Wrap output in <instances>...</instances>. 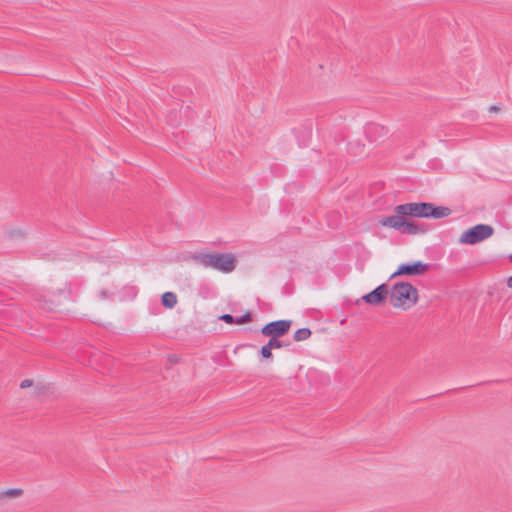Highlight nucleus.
I'll list each match as a JSON object with an SVG mask.
<instances>
[{"instance_id":"11","label":"nucleus","mask_w":512,"mask_h":512,"mask_svg":"<svg viewBox=\"0 0 512 512\" xmlns=\"http://www.w3.org/2000/svg\"><path fill=\"white\" fill-rule=\"evenodd\" d=\"M52 390L53 388L50 384L38 382L33 386V395L35 397L45 396L52 393Z\"/></svg>"},{"instance_id":"1","label":"nucleus","mask_w":512,"mask_h":512,"mask_svg":"<svg viewBox=\"0 0 512 512\" xmlns=\"http://www.w3.org/2000/svg\"><path fill=\"white\" fill-rule=\"evenodd\" d=\"M394 212L404 215L407 219L409 217L441 219L450 216L452 213L449 207L435 206L427 202H410L397 205Z\"/></svg>"},{"instance_id":"7","label":"nucleus","mask_w":512,"mask_h":512,"mask_svg":"<svg viewBox=\"0 0 512 512\" xmlns=\"http://www.w3.org/2000/svg\"><path fill=\"white\" fill-rule=\"evenodd\" d=\"M291 327L290 320L273 321L262 327L261 333L265 336L271 337L270 339H278L285 335Z\"/></svg>"},{"instance_id":"8","label":"nucleus","mask_w":512,"mask_h":512,"mask_svg":"<svg viewBox=\"0 0 512 512\" xmlns=\"http://www.w3.org/2000/svg\"><path fill=\"white\" fill-rule=\"evenodd\" d=\"M389 299V288L385 284H381L373 291L362 296L361 300L372 306L382 305L386 299Z\"/></svg>"},{"instance_id":"12","label":"nucleus","mask_w":512,"mask_h":512,"mask_svg":"<svg viewBox=\"0 0 512 512\" xmlns=\"http://www.w3.org/2000/svg\"><path fill=\"white\" fill-rule=\"evenodd\" d=\"M161 300L163 306L168 309H172L173 307H175L178 302L177 295L173 292L163 293Z\"/></svg>"},{"instance_id":"13","label":"nucleus","mask_w":512,"mask_h":512,"mask_svg":"<svg viewBox=\"0 0 512 512\" xmlns=\"http://www.w3.org/2000/svg\"><path fill=\"white\" fill-rule=\"evenodd\" d=\"M311 331L308 328H300L294 334L295 341H303L310 337Z\"/></svg>"},{"instance_id":"2","label":"nucleus","mask_w":512,"mask_h":512,"mask_svg":"<svg viewBox=\"0 0 512 512\" xmlns=\"http://www.w3.org/2000/svg\"><path fill=\"white\" fill-rule=\"evenodd\" d=\"M419 293L416 287L409 282L395 283L389 289V302L391 306L400 311H407L416 305Z\"/></svg>"},{"instance_id":"15","label":"nucleus","mask_w":512,"mask_h":512,"mask_svg":"<svg viewBox=\"0 0 512 512\" xmlns=\"http://www.w3.org/2000/svg\"><path fill=\"white\" fill-rule=\"evenodd\" d=\"M220 318L222 320H224L226 323H229V324L234 322V319H233V317L230 314H224Z\"/></svg>"},{"instance_id":"3","label":"nucleus","mask_w":512,"mask_h":512,"mask_svg":"<svg viewBox=\"0 0 512 512\" xmlns=\"http://www.w3.org/2000/svg\"><path fill=\"white\" fill-rule=\"evenodd\" d=\"M378 224L381 227L401 230L403 233L410 235H416L425 232V230L421 228L417 223L405 218L404 215L395 212L393 215L381 217L378 220Z\"/></svg>"},{"instance_id":"17","label":"nucleus","mask_w":512,"mask_h":512,"mask_svg":"<svg viewBox=\"0 0 512 512\" xmlns=\"http://www.w3.org/2000/svg\"><path fill=\"white\" fill-rule=\"evenodd\" d=\"M506 285L508 288L512 289V275L507 278Z\"/></svg>"},{"instance_id":"10","label":"nucleus","mask_w":512,"mask_h":512,"mask_svg":"<svg viewBox=\"0 0 512 512\" xmlns=\"http://www.w3.org/2000/svg\"><path fill=\"white\" fill-rule=\"evenodd\" d=\"M24 494L21 488H8L0 490V505L4 504L8 499L20 498Z\"/></svg>"},{"instance_id":"16","label":"nucleus","mask_w":512,"mask_h":512,"mask_svg":"<svg viewBox=\"0 0 512 512\" xmlns=\"http://www.w3.org/2000/svg\"><path fill=\"white\" fill-rule=\"evenodd\" d=\"M249 317H250V316H249V314H248V315H246L244 318L238 319V320H236L235 322H236V323H238V324H241V323H243V322H245V321H248V320H249Z\"/></svg>"},{"instance_id":"9","label":"nucleus","mask_w":512,"mask_h":512,"mask_svg":"<svg viewBox=\"0 0 512 512\" xmlns=\"http://www.w3.org/2000/svg\"><path fill=\"white\" fill-rule=\"evenodd\" d=\"M282 347V342L278 339H270L265 345H263L260 349V354L262 359L269 360L273 357L272 350L280 349Z\"/></svg>"},{"instance_id":"6","label":"nucleus","mask_w":512,"mask_h":512,"mask_svg":"<svg viewBox=\"0 0 512 512\" xmlns=\"http://www.w3.org/2000/svg\"><path fill=\"white\" fill-rule=\"evenodd\" d=\"M429 271V265L423 261L401 263L392 273L391 278L401 276H421Z\"/></svg>"},{"instance_id":"5","label":"nucleus","mask_w":512,"mask_h":512,"mask_svg":"<svg viewBox=\"0 0 512 512\" xmlns=\"http://www.w3.org/2000/svg\"><path fill=\"white\" fill-rule=\"evenodd\" d=\"M494 228L488 224H477L464 230L459 236L462 245H475L492 237Z\"/></svg>"},{"instance_id":"4","label":"nucleus","mask_w":512,"mask_h":512,"mask_svg":"<svg viewBox=\"0 0 512 512\" xmlns=\"http://www.w3.org/2000/svg\"><path fill=\"white\" fill-rule=\"evenodd\" d=\"M198 260L205 267H211L223 273H231L236 267V257L231 253H207L198 256Z\"/></svg>"},{"instance_id":"18","label":"nucleus","mask_w":512,"mask_h":512,"mask_svg":"<svg viewBox=\"0 0 512 512\" xmlns=\"http://www.w3.org/2000/svg\"><path fill=\"white\" fill-rule=\"evenodd\" d=\"M509 258H510V261L512 262V254L509 256Z\"/></svg>"},{"instance_id":"14","label":"nucleus","mask_w":512,"mask_h":512,"mask_svg":"<svg viewBox=\"0 0 512 512\" xmlns=\"http://www.w3.org/2000/svg\"><path fill=\"white\" fill-rule=\"evenodd\" d=\"M33 386H34V382L31 379H24L20 383L21 389H26V388L33 387Z\"/></svg>"}]
</instances>
